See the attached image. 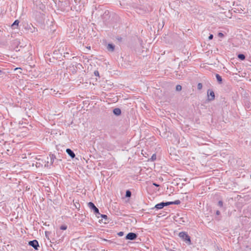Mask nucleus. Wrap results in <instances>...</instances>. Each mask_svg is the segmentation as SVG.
I'll list each match as a JSON object with an SVG mask.
<instances>
[{
    "instance_id": "31",
    "label": "nucleus",
    "mask_w": 251,
    "mask_h": 251,
    "mask_svg": "<svg viewBox=\"0 0 251 251\" xmlns=\"http://www.w3.org/2000/svg\"><path fill=\"white\" fill-rule=\"evenodd\" d=\"M36 31H37V29L36 28L33 27V30L32 31H31V32H35Z\"/></svg>"
},
{
    "instance_id": "30",
    "label": "nucleus",
    "mask_w": 251,
    "mask_h": 251,
    "mask_svg": "<svg viewBox=\"0 0 251 251\" xmlns=\"http://www.w3.org/2000/svg\"><path fill=\"white\" fill-rule=\"evenodd\" d=\"M213 35H212V34H210V35H209V37H208V39H209V40H211V39L213 38Z\"/></svg>"
},
{
    "instance_id": "12",
    "label": "nucleus",
    "mask_w": 251,
    "mask_h": 251,
    "mask_svg": "<svg viewBox=\"0 0 251 251\" xmlns=\"http://www.w3.org/2000/svg\"><path fill=\"white\" fill-rule=\"evenodd\" d=\"M216 78L217 79V81L220 83H221L222 82V78L221 77V76L218 75V74H216Z\"/></svg>"
},
{
    "instance_id": "10",
    "label": "nucleus",
    "mask_w": 251,
    "mask_h": 251,
    "mask_svg": "<svg viewBox=\"0 0 251 251\" xmlns=\"http://www.w3.org/2000/svg\"><path fill=\"white\" fill-rule=\"evenodd\" d=\"M115 46L112 44H108L107 46V49L110 51H113L114 50Z\"/></svg>"
},
{
    "instance_id": "35",
    "label": "nucleus",
    "mask_w": 251,
    "mask_h": 251,
    "mask_svg": "<svg viewBox=\"0 0 251 251\" xmlns=\"http://www.w3.org/2000/svg\"><path fill=\"white\" fill-rule=\"evenodd\" d=\"M67 55H68V54L64 55V56L65 57H67Z\"/></svg>"
},
{
    "instance_id": "11",
    "label": "nucleus",
    "mask_w": 251,
    "mask_h": 251,
    "mask_svg": "<svg viewBox=\"0 0 251 251\" xmlns=\"http://www.w3.org/2000/svg\"><path fill=\"white\" fill-rule=\"evenodd\" d=\"M113 113L115 115H116L117 116H119L121 113V109L118 108H115L113 110Z\"/></svg>"
},
{
    "instance_id": "38",
    "label": "nucleus",
    "mask_w": 251,
    "mask_h": 251,
    "mask_svg": "<svg viewBox=\"0 0 251 251\" xmlns=\"http://www.w3.org/2000/svg\"><path fill=\"white\" fill-rule=\"evenodd\" d=\"M88 49H90V47H88Z\"/></svg>"
},
{
    "instance_id": "14",
    "label": "nucleus",
    "mask_w": 251,
    "mask_h": 251,
    "mask_svg": "<svg viewBox=\"0 0 251 251\" xmlns=\"http://www.w3.org/2000/svg\"><path fill=\"white\" fill-rule=\"evenodd\" d=\"M169 203V205L170 204H179L180 203V201L179 200H176L175 201H170L168 202Z\"/></svg>"
},
{
    "instance_id": "23",
    "label": "nucleus",
    "mask_w": 251,
    "mask_h": 251,
    "mask_svg": "<svg viewBox=\"0 0 251 251\" xmlns=\"http://www.w3.org/2000/svg\"><path fill=\"white\" fill-rule=\"evenodd\" d=\"M202 87V84L201 83H198V86H197L198 89L199 90H201V89Z\"/></svg>"
},
{
    "instance_id": "8",
    "label": "nucleus",
    "mask_w": 251,
    "mask_h": 251,
    "mask_svg": "<svg viewBox=\"0 0 251 251\" xmlns=\"http://www.w3.org/2000/svg\"><path fill=\"white\" fill-rule=\"evenodd\" d=\"M19 132L22 133V136H24L27 133V128L26 127H19Z\"/></svg>"
},
{
    "instance_id": "26",
    "label": "nucleus",
    "mask_w": 251,
    "mask_h": 251,
    "mask_svg": "<svg viewBox=\"0 0 251 251\" xmlns=\"http://www.w3.org/2000/svg\"><path fill=\"white\" fill-rule=\"evenodd\" d=\"M94 75L95 76H99V73L98 71H95L94 72Z\"/></svg>"
},
{
    "instance_id": "1",
    "label": "nucleus",
    "mask_w": 251,
    "mask_h": 251,
    "mask_svg": "<svg viewBox=\"0 0 251 251\" xmlns=\"http://www.w3.org/2000/svg\"><path fill=\"white\" fill-rule=\"evenodd\" d=\"M88 206L91 209L94 211L96 216L98 218H99V215H100V213L99 212L98 208L96 207L94 204L92 202H89L88 203Z\"/></svg>"
},
{
    "instance_id": "33",
    "label": "nucleus",
    "mask_w": 251,
    "mask_h": 251,
    "mask_svg": "<svg viewBox=\"0 0 251 251\" xmlns=\"http://www.w3.org/2000/svg\"><path fill=\"white\" fill-rule=\"evenodd\" d=\"M216 214H217V215H219V214H220V211H218H218H217V212H216Z\"/></svg>"
},
{
    "instance_id": "7",
    "label": "nucleus",
    "mask_w": 251,
    "mask_h": 251,
    "mask_svg": "<svg viewBox=\"0 0 251 251\" xmlns=\"http://www.w3.org/2000/svg\"><path fill=\"white\" fill-rule=\"evenodd\" d=\"M169 205V203L168 202H161L160 203L157 204L155 206V208H156V209H161V208H163L164 206H167V205Z\"/></svg>"
},
{
    "instance_id": "24",
    "label": "nucleus",
    "mask_w": 251,
    "mask_h": 251,
    "mask_svg": "<svg viewBox=\"0 0 251 251\" xmlns=\"http://www.w3.org/2000/svg\"><path fill=\"white\" fill-rule=\"evenodd\" d=\"M4 73L3 72L2 70L0 69V77H2Z\"/></svg>"
},
{
    "instance_id": "27",
    "label": "nucleus",
    "mask_w": 251,
    "mask_h": 251,
    "mask_svg": "<svg viewBox=\"0 0 251 251\" xmlns=\"http://www.w3.org/2000/svg\"><path fill=\"white\" fill-rule=\"evenodd\" d=\"M223 203L222 201H219L218 202V205L222 207L223 206Z\"/></svg>"
},
{
    "instance_id": "34",
    "label": "nucleus",
    "mask_w": 251,
    "mask_h": 251,
    "mask_svg": "<svg viewBox=\"0 0 251 251\" xmlns=\"http://www.w3.org/2000/svg\"><path fill=\"white\" fill-rule=\"evenodd\" d=\"M67 55H68V54L64 55V56L65 57H67Z\"/></svg>"
},
{
    "instance_id": "28",
    "label": "nucleus",
    "mask_w": 251,
    "mask_h": 251,
    "mask_svg": "<svg viewBox=\"0 0 251 251\" xmlns=\"http://www.w3.org/2000/svg\"><path fill=\"white\" fill-rule=\"evenodd\" d=\"M218 36L220 37H223L224 36V34L220 32L218 33Z\"/></svg>"
},
{
    "instance_id": "25",
    "label": "nucleus",
    "mask_w": 251,
    "mask_h": 251,
    "mask_svg": "<svg viewBox=\"0 0 251 251\" xmlns=\"http://www.w3.org/2000/svg\"><path fill=\"white\" fill-rule=\"evenodd\" d=\"M60 229L62 230H65L67 229V226H62L60 227Z\"/></svg>"
},
{
    "instance_id": "32",
    "label": "nucleus",
    "mask_w": 251,
    "mask_h": 251,
    "mask_svg": "<svg viewBox=\"0 0 251 251\" xmlns=\"http://www.w3.org/2000/svg\"><path fill=\"white\" fill-rule=\"evenodd\" d=\"M153 185L155 186H156V187H159V185H158V184H156L155 183H153Z\"/></svg>"
},
{
    "instance_id": "20",
    "label": "nucleus",
    "mask_w": 251,
    "mask_h": 251,
    "mask_svg": "<svg viewBox=\"0 0 251 251\" xmlns=\"http://www.w3.org/2000/svg\"><path fill=\"white\" fill-rule=\"evenodd\" d=\"M73 202H74V205H75V208L79 209L80 207V204H79V203H78L77 202H75L74 201H73Z\"/></svg>"
},
{
    "instance_id": "37",
    "label": "nucleus",
    "mask_w": 251,
    "mask_h": 251,
    "mask_svg": "<svg viewBox=\"0 0 251 251\" xmlns=\"http://www.w3.org/2000/svg\"><path fill=\"white\" fill-rule=\"evenodd\" d=\"M88 49H90V47H88Z\"/></svg>"
},
{
    "instance_id": "9",
    "label": "nucleus",
    "mask_w": 251,
    "mask_h": 251,
    "mask_svg": "<svg viewBox=\"0 0 251 251\" xmlns=\"http://www.w3.org/2000/svg\"><path fill=\"white\" fill-rule=\"evenodd\" d=\"M66 152L72 158H74L75 157V154L74 152L70 149L66 150Z\"/></svg>"
},
{
    "instance_id": "4",
    "label": "nucleus",
    "mask_w": 251,
    "mask_h": 251,
    "mask_svg": "<svg viewBox=\"0 0 251 251\" xmlns=\"http://www.w3.org/2000/svg\"><path fill=\"white\" fill-rule=\"evenodd\" d=\"M137 236L135 233L130 232L126 235V238L127 240H133L137 238Z\"/></svg>"
},
{
    "instance_id": "21",
    "label": "nucleus",
    "mask_w": 251,
    "mask_h": 251,
    "mask_svg": "<svg viewBox=\"0 0 251 251\" xmlns=\"http://www.w3.org/2000/svg\"><path fill=\"white\" fill-rule=\"evenodd\" d=\"M156 154H153L152 156H151V158L150 160L151 161H154L156 159Z\"/></svg>"
},
{
    "instance_id": "6",
    "label": "nucleus",
    "mask_w": 251,
    "mask_h": 251,
    "mask_svg": "<svg viewBox=\"0 0 251 251\" xmlns=\"http://www.w3.org/2000/svg\"><path fill=\"white\" fill-rule=\"evenodd\" d=\"M208 100H212L215 98L214 93L213 91L208 90L207 91Z\"/></svg>"
},
{
    "instance_id": "36",
    "label": "nucleus",
    "mask_w": 251,
    "mask_h": 251,
    "mask_svg": "<svg viewBox=\"0 0 251 251\" xmlns=\"http://www.w3.org/2000/svg\"><path fill=\"white\" fill-rule=\"evenodd\" d=\"M66 54H69V53L68 52H66Z\"/></svg>"
},
{
    "instance_id": "13",
    "label": "nucleus",
    "mask_w": 251,
    "mask_h": 251,
    "mask_svg": "<svg viewBox=\"0 0 251 251\" xmlns=\"http://www.w3.org/2000/svg\"><path fill=\"white\" fill-rule=\"evenodd\" d=\"M170 155L172 156V158L174 159L175 160H178L179 159V156L176 154H173L172 152H170Z\"/></svg>"
},
{
    "instance_id": "19",
    "label": "nucleus",
    "mask_w": 251,
    "mask_h": 251,
    "mask_svg": "<svg viewBox=\"0 0 251 251\" xmlns=\"http://www.w3.org/2000/svg\"><path fill=\"white\" fill-rule=\"evenodd\" d=\"M131 192L129 190H127L126 191V197H130L131 196Z\"/></svg>"
},
{
    "instance_id": "29",
    "label": "nucleus",
    "mask_w": 251,
    "mask_h": 251,
    "mask_svg": "<svg viewBox=\"0 0 251 251\" xmlns=\"http://www.w3.org/2000/svg\"><path fill=\"white\" fill-rule=\"evenodd\" d=\"M118 234L120 236H122L124 235V232H120L118 233Z\"/></svg>"
},
{
    "instance_id": "18",
    "label": "nucleus",
    "mask_w": 251,
    "mask_h": 251,
    "mask_svg": "<svg viewBox=\"0 0 251 251\" xmlns=\"http://www.w3.org/2000/svg\"><path fill=\"white\" fill-rule=\"evenodd\" d=\"M238 58L240 59L241 60H244L245 58V56L243 54H239L238 56Z\"/></svg>"
},
{
    "instance_id": "5",
    "label": "nucleus",
    "mask_w": 251,
    "mask_h": 251,
    "mask_svg": "<svg viewBox=\"0 0 251 251\" xmlns=\"http://www.w3.org/2000/svg\"><path fill=\"white\" fill-rule=\"evenodd\" d=\"M29 245L32 246L35 250H38L39 247L38 242L36 240L30 241L28 243Z\"/></svg>"
},
{
    "instance_id": "16",
    "label": "nucleus",
    "mask_w": 251,
    "mask_h": 251,
    "mask_svg": "<svg viewBox=\"0 0 251 251\" xmlns=\"http://www.w3.org/2000/svg\"><path fill=\"white\" fill-rule=\"evenodd\" d=\"M176 221L178 222L179 224H182V223L184 222V220H183V218H178V219H176Z\"/></svg>"
},
{
    "instance_id": "17",
    "label": "nucleus",
    "mask_w": 251,
    "mask_h": 251,
    "mask_svg": "<svg viewBox=\"0 0 251 251\" xmlns=\"http://www.w3.org/2000/svg\"><path fill=\"white\" fill-rule=\"evenodd\" d=\"M101 217V218L104 219L105 220V222H104V223H106V220L107 219V215H103V214H101L100 213V215H99V218Z\"/></svg>"
},
{
    "instance_id": "3",
    "label": "nucleus",
    "mask_w": 251,
    "mask_h": 251,
    "mask_svg": "<svg viewBox=\"0 0 251 251\" xmlns=\"http://www.w3.org/2000/svg\"><path fill=\"white\" fill-rule=\"evenodd\" d=\"M55 158V156L53 154L50 155V158H47V161L46 164L45 165V166L48 167H49L51 164L53 163V162L54 161V159Z\"/></svg>"
},
{
    "instance_id": "2",
    "label": "nucleus",
    "mask_w": 251,
    "mask_h": 251,
    "mask_svg": "<svg viewBox=\"0 0 251 251\" xmlns=\"http://www.w3.org/2000/svg\"><path fill=\"white\" fill-rule=\"evenodd\" d=\"M179 236L186 241V243H188L189 244H191L190 238L185 232H180L179 233Z\"/></svg>"
},
{
    "instance_id": "22",
    "label": "nucleus",
    "mask_w": 251,
    "mask_h": 251,
    "mask_svg": "<svg viewBox=\"0 0 251 251\" xmlns=\"http://www.w3.org/2000/svg\"><path fill=\"white\" fill-rule=\"evenodd\" d=\"M181 89H182V87L181 85H176V91H180L181 90Z\"/></svg>"
},
{
    "instance_id": "15",
    "label": "nucleus",
    "mask_w": 251,
    "mask_h": 251,
    "mask_svg": "<svg viewBox=\"0 0 251 251\" xmlns=\"http://www.w3.org/2000/svg\"><path fill=\"white\" fill-rule=\"evenodd\" d=\"M19 23V21L18 20H16L14 22V23L12 24V26L13 28H16V26H18Z\"/></svg>"
}]
</instances>
